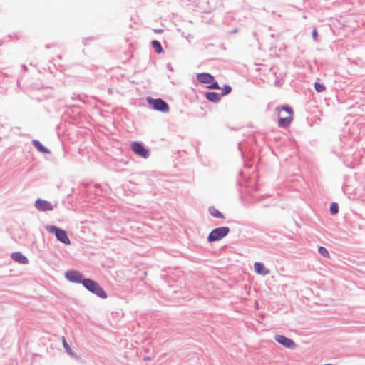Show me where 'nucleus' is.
Masks as SVG:
<instances>
[{
  "instance_id": "1",
  "label": "nucleus",
  "mask_w": 365,
  "mask_h": 365,
  "mask_svg": "<svg viewBox=\"0 0 365 365\" xmlns=\"http://www.w3.org/2000/svg\"><path fill=\"white\" fill-rule=\"evenodd\" d=\"M83 287L90 292L91 293L95 294L98 297L101 299H106L107 294L106 291L100 286V284L95 280L87 278L86 282L83 284Z\"/></svg>"
},
{
  "instance_id": "2",
  "label": "nucleus",
  "mask_w": 365,
  "mask_h": 365,
  "mask_svg": "<svg viewBox=\"0 0 365 365\" xmlns=\"http://www.w3.org/2000/svg\"><path fill=\"white\" fill-rule=\"evenodd\" d=\"M45 229L50 233L55 235L56 239L61 243L65 245H70L71 240L68 236L67 232L56 225H48L45 226Z\"/></svg>"
},
{
  "instance_id": "3",
  "label": "nucleus",
  "mask_w": 365,
  "mask_h": 365,
  "mask_svg": "<svg viewBox=\"0 0 365 365\" xmlns=\"http://www.w3.org/2000/svg\"><path fill=\"white\" fill-rule=\"evenodd\" d=\"M146 101L149 107L153 110L164 113H168L170 110L168 103L162 98H153L152 97H147Z\"/></svg>"
},
{
  "instance_id": "4",
  "label": "nucleus",
  "mask_w": 365,
  "mask_h": 365,
  "mask_svg": "<svg viewBox=\"0 0 365 365\" xmlns=\"http://www.w3.org/2000/svg\"><path fill=\"white\" fill-rule=\"evenodd\" d=\"M228 227H218L212 229L207 236V242L210 243L219 241L230 233Z\"/></svg>"
},
{
  "instance_id": "5",
  "label": "nucleus",
  "mask_w": 365,
  "mask_h": 365,
  "mask_svg": "<svg viewBox=\"0 0 365 365\" xmlns=\"http://www.w3.org/2000/svg\"><path fill=\"white\" fill-rule=\"evenodd\" d=\"M130 149L137 156L144 159H147L150 154L149 148H146L140 141L132 142Z\"/></svg>"
},
{
  "instance_id": "6",
  "label": "nucleus",
  "mask_w": 365,
  "mask_h": 365,
  "mask_svg": "<svg viewBox=\"0 0 365 365\" xmlns=\"http://www.w3.org/2000/svg\"><path fill=\"white\" fill-rule=\"evenodd\" d=\"M65 278L70 282L83 284L86 279L84 275L77 270H68L65 272Z\"/></svg>"
},
{
  "instance_id": "7",
  "label": "nucleus",
  "mask_w": 365,
  "mask_h": 365,
  "mask_svg": "<svg viewBox=\"0 0 365 365\" xmlns=\"http://www.w3.org/2000/svg\"><path fill=\"white\" fill-rule=\"evenodd\" d=\"M275 341L285 348L293 350L297 347L296 343L290 338L284 335L277 334L274 336Z\"/></svg>"
},
{
  "instance_id": "8",
  "label": "nucleus",
  "mask_w": 365,
  "mask_h": 365,
  "mask_svg": "<svg viewBox=\"0 0 365 365\" xmlns=\"http://www.w3.org/2000/svg\"><path fill=\"white\" fill-rule=\"evenodd\" d=\"M35 207L41 212L51 211L53 210V207L49 201L41 198L36 200Z\"/></svg>"
},
{
  "instance_id": "9",
  "label": "nucleus",
  "mask_w": 365,
  "mask_h": 365,
  "mask_svg": "<svg viewBox=\"0 0 365 365\" xmlns=\"http://www.w3.org/2000/svg\"><path fill=\"white\" fill-rule=\"evenodd\" d=\"M11 258L16 262L19 263L21 264H27L29 263V259L22 252H14L11 255Z\"/></svg>"
},
{
  "instance_id": "10",
  "label": "nucleus",
  "mask_w": 365,
  "mask_h": 365,
  "mask_svg": "<svg viewBox=\"0 0 365 365\" xmlns=\"http://www.w3.org/2000/svg\"><path fill=\"white\" fill-rule=\"evenodd\" d=\"M197 80L200 83L209 84L214 81V76L209 73H200L197 74Z\"/></svg>"
},
{
  "instance_id": "11",
  "label": "nucleus",
  "mask_w": 365,
  "mask_h": 365,
  "mask_svg": "<svg viewBox=\"0 0 365 365\" xmlns=\"http://www.w3.org/2000/svg\"><path fill=\"white\" fill-rule=\"evenodd\" d=\"M205 98L212 103H217L222 98V94L215 91H207L204 93Z\"/></svg>"
},
{
  "instance_id": "12",
  "label": "nucleus",
  "mask_w": 365,
  "mask_h": 365,
  "mask_svg": "<svg viewBox=\"0 0 365 365\" xmlns=\"http://www.w3.org/2000/svg\"><path fill=\"white\" fill-rule=\"evenodd\" d=\"M254 269L255 272L263 276H265L269 273V270L266 268L264 264L262 262H256L254 264Z\"/></svg>"
},
{
  "instance_id": "13",
  "label": "nucleus",
  "mask_w": 365,
  "mask_h": 365,
  "mask_svg": "<svg viewBox=\"0 0 365 365\" xmlns=\"http://www.w3.org/2000/svg\"><path fill=\"white\" fill-rule=\"evenodd\" d=\"M32 145L38 152L41 153L49 154L51 153L50 150L44 146L38 140H33Z\"/></svg>"
},
{
  "instance_id": "14",
  "label": "nucleus",
  "mask_w": 365,
  "mask_h": 365,
  "mask_svg": "<svg viewBox=\"0 0 365 365\" xmlns=\"http://www.w3.org/2000/svg\"><path fill=\"white\" fill-rule=\"evenodd\" d=\"M292 120L293 117L292 115L285 118L279 117L278 118V126L282 128H287L289 126Z\"/></svg>"
},
{
  "instance_id": "15",
  "label": "nucleus",
  "mask_w": 365,
  "mask_h": 365,
  "mask_svg": "<svg viewBox=\"0 0 365 365\" xmlns=\"http://www.w3.org/2000/svg\"><path fill=\"white\" fill-rule=\"evenodd\" d=\"M208 212L210 215L217 219H225V215L220 212L217 209H216L214 206H210L208 208Z\"/></svg>"
},
{
  "instance_id": "16",
  "label": "nucleus",
  "mask_w": 365,
  "mask_h": 365,
  "mask_svg": "<svg viewBox=\"0 0 365 365\" xmlns=\"http://www.w3.org/2000/svg\"><path fill=\"white\" fill-rule=\"evenodd\" d=\"M151 46L153 47V48L155 50V51L158 53V54H160V53H164V50L162 47V45L160 43V42L158 40H153L151 41Z\"/></svg>"
},
{
  "instance_id": "17",
  "label": "nucleus",
  "mask_w": 365,
  "mask_h": 365,
  "mask_svg": "<svg viewBox=\"0 0 365 365\" xmlns=\"http://www.w3.org/2000/svg\"><path fill=\"white\" fill-rule=\"evenodd\" d=\"M62 341H63V348L65 349L66 351L70 356H71L73 357H76V354L74 352H73L72 349H71L70 346L67 343V341H66V340L64 336H63V338H62Z\"/></svg>"
},
{
  "instance_id": "18",
  "label": "nucleus",
  "mask_w": 365,
  "mask_h": 365,
  "mask_svg": "<svg viewBox=\"0 0 365 365\" xmlns=\"http://www.w3.org/2000/svg\"><path fill=\"white\" fill-rule=\"evenodd\" d=\"M329 212L333 215L339 213V205L337 202H333L330 204Z\"/></svg>"
},
{
  "instance_id": "19",
  "label": "nucleus",
  "mask_w": 365,
  "mask_h": 365,
  "mask_svg": "<svg viewBox=\"0 0 365 365\" xmlns=\"http://www.w3.org/2000/svg\"><path fill=\"white\" fill-rule=\"evenodd\" d=\"M318 252L324 257H326V258L330 257V255H329L328 250L323 246H319L318 247Z\"/></svg>"
},
{
  "instance_id": "20",
  "label": "nucleus",
  "mask_w": 365,
  "mask_h": 365,
  "mask_svg": "<svg viewBox=\"0 0 365 365\" xmlns=\"http://www.w3.org/2000/svg\"><path fill=\"white\" fill-rule=\"evenodd\" d=\"M207 88L212 89V90H219L220 89V86L217 81L214 78V81H212L210 83H209V85L207 86Z\"/></svg>"
},
{
  "instance_id": "21",
  "label": "nucleus",
  "mask_w": 365,
  "mask_h": 365,
  "mask_svg": "<svg viewBox=\"0 0 365 365\" xmlns=\"http://www.w3.org/2000/svg\"><path fill=\"white\" fill-rule=\"evenodd\" d=\"M314 88L317 92L321 93L326 90V86L323 83L316 81L314 83Z\"/></svg>"
},
{
  "instance_id": "22",
  "label": "nucleus",
  "mask_w": 365,
  "mask_h": 365,
  "mask_svg": "<svg viewBox=\"0 0 365 365\" xmlns=\"http://www.w3.org/2000/svg\"><path fill=\"white\" fill-rule=\"evenodd\" d=\"M232 90V88L230 85L225 84L223 86L222 93H220V94H222V96L228 95L231 93Z\"/></svg>"
},
{
  "instance_id": "23",
  "label": "nucleus",
  "mask_w": 365,
  "mask_h": 365,
  "mask_svg": "<svg viewBox=\"0 0 365 365\" xmlns=\"http://www.w3.org/2000/svg\"><path fill=\"white\" fill-rule=\"evenodd\" d=\"M281 109L282 110H284L286 111L288 114H289V115H293V109L288 105H283L282 107H281Z\"/></svg>"
},
{
  "instance_id": "24",
  "label": "nucleus",
  "mask_w": 365,
  "mask_h": 365,
  "mask_svg": "<svg viewBox=\"0 0 365 365\" xmlns=\"http://www.w3.org/2000/svg\"><path fill=\"white\" fill-rule=\"evenodd\" d=\"M312 38L314 41H317L318 32L316 28L312 30Z\"/></svg>"
},
{
  "instance_id": "25",
  "label": "nucleus",
  "mask_w": 365,
  "mask_h": 365,
  "mask_svg": "<svg viewBox=\"0 0 365 365\" xmlns=\"http://www.w3.org/2000/svg\"><path fill=\"white\" fill-rule=\"evenodd\" d=\"M238 149H239V150H240V152L241 153L242 157L244 158V154H243V152H242V148H241V143H238Z\"/></svg>"
},
{
  "instance_id": "26",
  "label": "nucleus",
  "mask_w": 365,
  "mask_h": 365,
  "mask_svg": "<svg viewBox=\"0 0 365 365\" xmlns=\"http://www.w3.org/2000/svg\"><path fill=\"white\" fill-rule=\"evenodd\" d=\"M166 67H167V68H168V69H169L170 71H173V67H172V66H171V63H168L166 64Z\"/></svg>"
},
{
  "instance_id": "27",
  "label": "nucleus",
  "mask_w": 365,
  "mask_h": 365,
  "mask_svg": "<svg viewBox=\"0 0 365 365\" xmlns=\"http://www.w3.org/2000/svg\"><path fill=\"white\" fill-rule=\"evenodd\" d=\"M150 359H151V358L150 356H145L143 358V360H145V361H150Z\"/></svg>"
},
{
  "instance_id": "28",
  "label": "nucleus",
  "mask_w": 365,
  "mask_h": 365,
  "mask_svg": "<svg viewBox=\"0 0 365 365\" xmlns=\"http://www.w3.org/2000/svg\"><path fill=\"white\" fill-rule=\"evenodd\" d=\"M237 185L238 187H240L242 185V182L239 180H237Z\"/></svg>"
},
{
  "instance_id": "29",
  "label": "nucleus",
  "mask_w": 365,
  "mask_h": 365,
  "mask_svg": "<svg viewBox=\"0 0 365 365\" xmlns=\"http://www.w3.org/2000/svg\"><path fill=\"white\" fill-rule=\"evenodd\" d=\"M252 190L256 192V191L258 190V188H257V187L256 185H254L253 187H252Z\"/></svg>"
},
{
  "instance_id": "30",
  "label": "nucleus",
  "mask_w": 365,
  "mask_h": 365,
  "mask_svg": "<svg viewBox=\"0 0 365 365\" xmlns=\"http://www.w3.org/2000/svg\"><path fill=\"white\" fill-rule=\"evenodd\" d=\"M155 31L156 33H161L163 31V30L162 29H156Z\"/></svg>"
},
{
  "instance_id": "31",
  "label": "nucleus",
  "mask_w": 365,
  "mask_h": 365,
  "mask_svg": "<svg viewBox=\"0 0 365 365\" xmlns=\"http://www.w3.org/2000/svg\"><path fill=\"white\" fill-rule=\"evenodd\" d=\"M21 66H22V68H23L24 70H25V71H26V70H27V67H26V66H25V65H22Z\"/></svg>"
},
{
  "instance_id": "32",
  "label": "nucleus",
  "mask_w": 365,
  "mask_h": 365,
  "mask_svg": "<svg viewBox=\"0 0 365 365\" xmlns=\"http://www.w3.org/2000/svg\"><path fill=\"white\" fill-rule=\"evenodd\" d=\"M45 47H46V48H50V46H49V45H46V46H45Z\"/></svg>"
},
{
  "instance_id": "33",
  "label": "nucleus",
  "mask_w": 365,
  "mask_h": 365,
  "mask_svg": "<svg viewBox=\"0 0 365 365\" xmlns=\"http://www.w3.org/2000/svg\"><path fill=\"white\" fill-rule=\"evenodd\" d=\"M235 32H237V30L236 29L233 30V33H235Z\"/></svg>"
}]
</instances>
